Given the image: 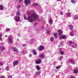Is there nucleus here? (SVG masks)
I'll list each match as a JSON object with an SVG mask.
<instances>
[{"mask_svg": "<svg viewBox=\"0 0 78 78\" xmlns=\"http://www.w3.org/2000/svg\"><path fill=\"white\" fill-rule=\"evenodd\" d=\"M5 37H8V35H5Z\"/></svg>", "mask_w": 78, "mask_h": 78, "instance_id": "obj_48", "label": "nucleus"}, {"mask_svg": "<svg viewBox=\"0 0 78 78\" xmlns=\"http://www.w3.org/2000/svg\"><path fill=\"white\" fill-rule=\"evenodd\" d=\"M22 46H23V47H25V44H23L22 45Z\"/></svg>", "mask_w": 78, "mask_h": 78, "instance_id": "obj_41", "label": "nucleus"}, {"mask_svg": "<svg viewBox=\"0 0 78 78\" xmlns=\"http://www.w3.org/2000/svg\"><path fill=\"white\" fill-rule=\"evenodd\" d=\"M58 32L59 35H61L62 34V30L61 29L58 30Z\"/></svg>", "mask_w": 78, "mask_h": 78, "instance_id": "obj_9", "label": "nucleus"}, {"mask_svg": "<svg viewBox=\"0 0 78 78\" xmlns=\"http://www.w3.org/2000/svg\"><path fill=\"white\" fill-rule=\"evenodd\" d=\"M62 0H58V2H60V1H61Z\"/></svg>", "mask_w": 78, "mask_h": 78, "instance_id": "obj_49", "label": "nucleus"}, {"mask_svg": "<svg viewBox=\"0 0 78 78\" xmlns=\"http://www.w3.org/2000/svg\"><path fill=\"white\" fill-rule=\"evenodd\" d=\"M19 63V62L18 60H15L14 61L13 63V66H16Z\"/></svg>", "mask_w": 78, "mask_h": 78, "instance_id": "obj_4", "label": "nucleus"}, {"mask_svg": "<svg viewBox=\"0 0 78 78\" xmlns=\"http://www.w3.org/2000/svg\"><path fill=\"white\" fill-rule=\"evenodd\" d=\"M36 67L37 70H40V67L38 66H36Z\"/></svg>", "mask_w": 78, "mask_h": 78, "instance_id": "obj_17", "label": "nucleus"}, {"mask_svg": "<svg viewBox=\"0 0 78 78\" xmlns=\"http://www.w3.org/2000/svg\"><path fill=\"white\" fill-rule=\"evenodd\" d=\"M41 62H42V60L41 59H38L37 60H36L35 61V62L36 64H41Z\"/></svg>", "mask_w": 78, "mask_h": 78, "instance_id": "obj_5", "label": "nucleus"}, {"mask_svg": "<svg viewBox=\"0 0 78 78\" xmlns=\"http://www.w3.org/2000/svg\"><path fill=\"white\" fill-rule=\"evenodd\" d=\"M24 3L25 4L27 5L30 3V0H25Z\"/></svg>", "mask_w": 78, "mask_h": 78, "instance_id": "obj_8", "label": "nucleus"}, {"mask_svg": "<svg viewBox=\"0 0 78 78\" xmlns=\"http://www.w3.org/2000/svg\"><path fill=\"white\" fill-rule=\"evenodd\" d=\"M29 56L30 57H31V56H32V55H31V54H30L29 55Z\"/></svg>", "mask_w": 78, "mask_h": 78, "instance_id": "obj_45", "label": "nucleus"}, {"mask_svg": "<svg viewBox=\"0 0 78 78\" xmlns=\"http://www.w3.org/2000/svg\"><path fill=\"white\" fill-rule=\"evenodd\" d=\"M10 31V29L9 28H7L5 30L6 32H8V31Z\"/></svg>", "mask_w": 78, "mask_h": 78, "instance_id": "obj_24", "label": "nucleus"}, {"mask_svg": "<svg viewBox=\"0 0 78 78\" xmlns=\"http://www.w3.org/2000/svg\"><path fill=\"white\" fill-rule=\"evenodd\" d=\"M54 36V37H55V38H57V33H55L53 34Z\"/></svg>", "mask_w": 78, "mask_h": 78, "instance_id": "obj_20", "label": "nucleus"}, {"mask_svg": "<svg viewBox=\"0 0 78 78\" xmlns=\"http://www.w3.org/2000/svg\"><path fill=\"white\" fill-rule=\"evenodd\" d=\"M41 73V72L40 71H38L36 72V75H39Z\"/></svg>", "mask_w": 78, "mask_h": 78, "instance_id": "obj_26", "label": "nucleus"}, {"mask_svg": "<svg viewBox=\"0 0 78 78\" xmlns=\"http://www.w3.org/2000/svg\"><path fill=\"white\" fill-rule=\"evenodd\" d=\"M4 8V7L2 5H0V10H3Z\"/></svg>", "mask_w": 78, "mask_h": 78, "instance_id": "obj_15", "label": "nucleus"}, {"mask_svg": "<svg viewBox=\"0 0 78 78\" xmlns=\"http://www.w3.org/2000/svg\"><path fill=\"white\" fill-rule=\"evenodd\" d=\"M61 48H60V49L59 50V51H61Z\"/></svg>", "mask_w": 78, "mask_h": 78, "instance_id": "obj_51", "label": "nucleus"}, {"mask_svg": "<svg viewBox=\"0 0 78 78\" xmlns=\"http://www.w3.org/2000/svg\"><path fill=\"white\" fill-rule=\"evenodd\" d=\"M60 14L61 15H62V14H63V12H60Z\"/></svg>", "mask_w": 78, "mask_h": 78, "instance_id": "obj_40", "label": "nucleus"}, {"mask_svg": "<svg viewBox=\"0 0 78 78\" xmlns=\"http://www.w3.org/2000/svg\"><path fill=\"white\" fill-rule=\"evenodd\" d=\"M50 31L49 30H48L47 31V33L48 34H49L50 33Z\"/></svg>", "mask_w": 78, "mask_h": 78, "instance_id": "obj_35", "label": "nucleus"}, {"mask_svg": "<svg viewBox=\"0 0 78 78\" xmlns=\"http://www.w3.org/2000/svg\"><path fill=\"white\" fill-rule=\"evenodd\" d=\"M12 49H13V51H16L17 53H19V51H18V50L16 48L14 47H12Z\"/></svg>", "mask_w": 78, "mask_h": 78, "instance_id": "obj_6", "label": "nucleus"}, {"mask_svg": "<svg viewBox=\"0 0 78 78\" xmlns=\"http://www.w3.org/2000/svg\"><path fill=\"white\" fill-rule=\"evenodd\" d=\"M70 36H73V33L72 32H71L70 33Z\"/></svg>", "mask_w": 78, "mask_h": 78, "instance_id": "obj_28", "label": "nucleus"}, {"mask_svg": "<svg viewBox=\"0 0 78 78\" xmlns=\"http://www.w3.org/2000/svg\"><path fill=\"white\" fill-rule=\"evenodd\" d=\"M71 2L72 3H75V1L74 0H71Z\"/></svg>", "mask_w": 78, "mask_h": 78, "instance_id": "obj_31", "label": "nucleus"}, {"mask_svg": "<svg viewBox=\"0 0 78 78\" xmlns=\"http://www.w3.org/2000/svg\"><path fill=\"white\" fill-rule=\"evenodd\" d=\"M12 76H8L9 78H12Z\"/></svg>", "mask_w": 78, "mask_h": 78, "instance_id": "obj_38", "label": "nucleus"}, {"mask_svg": "<svg viewBox=\"0 0 78 78\" xmlns=\"http://www.w3.org/2000/svg\"><path fill=\"white\" fill-rule=\"evenodd\" d=\"M74 17L76 19H78V15H76L74 16Z\"/></svg>", "mask_w": 78, "mask_h": 78, "instance_id": "obj_22", "label": "nucleus"}, {"mask_svg": "<svg viewBox=\"0 0 78 78\" xmlns=\"http://www.w3.org/2000/svg\"><path fill=\"white\" fill-rule=\"evenodd\" d=\"M6 70H9V67L7 66L6 67Z\"/></svg>", "mask_w": 78, "mask_h": 78, "instance_id": "obj_34", "label": "nucleus"}, {"mask_svg": "<svg viewBox=\"0 0 78 78\" xmlns=\"http://www.w3.org/2000/svg\"><path fill=\"white\" fill-rule=\"evenodd\" d=\"M60 53L61 54V55H64V52L62 51H60Z\"/></svg>", "mask_w": 78, "mask_h": 78, "instance_id": "obj_30", "label": "nucleus"}, {"mask_svg": "<svg viewBox=\"0 0 78 78\" xmlns=\"http://www.w3.org/2000/svg\"><path fill=\"white\" fill-rule=\"evenodd\" d=\"M78 73V70L77 69H75L74 70V73L76 74Z\"/></svg>", "mask_w": 78, "mask_h": 78, "instance_id": "obj_18", "label": "nucleus"}, {"mask_svg": "<svg viewBox=\"0 0 78 78\" xmlns=\"http://www.w3.org/2000/svg\"><path fill=\"white\" fill-rule=\"evenodd\" d=\"M39 58H41V59H44V55L42 54H40L39 55Z\"/></svg>", "mask_w": 78, "mask_h": 78, "instance_id": "obj_10", "label": "nucleus"}, {"mask_svg": "<svg viewBox=\"0 0 78 78\" xmlns=\"http://www.w3.org/2000/svg\"><path fill=\"white\" fill-rule=\"evenodd\" d=\"M60 68H61V66H57L56 67V69H60Z\"/></svg>", "mask_w": 78, "mask_h": 78, "instance_id": "obj_29", "label": "nucleus"}, {"mask_svg": "<svg viewBox=\"0 0 78 78\" xmlns=\"http://www.w3.org/2000/svg\"><path fill=\"white\" fill-rule=\"evenodd\" d=\"M71 15V14H70V13L69 12L68 13V16L69 17V16H70Z\"/></svg>", "mask_w": 78, "mask_h": 78, "instance_id": "obj_33", "label": "nucleus"}, {"mask_svg": "<svg viewBox=\"0 0 78 78\" xmlns=\"http://www.w3.org/2000/svg\"><path fill=\"white\" fill-rule=\"evenodd\" d=\"M14 20L16 22H19V21H20V16H15L14 18Z\"/></svg>", "mask_w": 78, "mask_h": 78, "instance_id": "obj_3", "label": "nucleus"}, {"mask_svg": "<svg viewBox=\"0 0 78 78\" xmlns=\"http://www.w3.org/2000/svg\"><path fill=\"white\" fill-rule=\"evenodd\" d=\"M62 58H63V56H61L58 59V60L59 61H62Z\"/></svg>", "mask_w": 78, "mask_h": 78, "instance_id": "obj_21", "label": "nucleus"}, {"mask_svg": "<svg viewBox=\"0 0 78 78\" xmlns=\"http://www.w3.org/2000/svg\"><path fill=\"white\" fill-rule=\"evenodd\" d=\"M30 16H29L28 18L26 17L25 15H24L25 20H27L28 21L30 22H34V20H37L39 19L38 16L35 13L30 14Z\"/></svg>", "mask_w": 78, "mask_h": 78, "instance_id": "obj_1", "label": "nucleus"}, {"mask_svg": "<svg viewBox=\"0 0 78 78\" xmlns=\"http://www.w3.org/2000/svg\"><path fill=\"white\" fill-rule=\"evenodd\" d=\"M2 36V33H0V37H1Z\"/></svg>", "mask_w": 78, "mask_h": 78, "instance_id": "obj_39", "label": "nucleus"}, {"mask_svg": "<svg viewBox=\"0 0 78 78\" xmlns=\"http://www.w3.org/2000/svg\"><path fill=\"white\" fill-rule=\"evenodd\" d=\"M17 35L18 36H21V35H20V34H18Z\"/></svg>", "mask_w": 78, "mask_h": 78, "instance_id": "obj_42", "label": "nucleus"}, {"mask_svg": "<svg viewBox=\"0 0 78 78\" xmlns=\"http://www.w3.org/2000/svg\"><path fill=\"white\" fill-rule=\"evenodd\" d=\"M51 41H53L54 40V37H51L50 38Z\"/></svg>", "mask_w": 78, "mask_h": 78, "instance_id": "obj_23", "label": "nucleus"}, {"mask_svg": "<svg viewBox=\"0 0 78 78\" xmlns=\"http://www.w3.org/2000/svg\"><path fill=\"white\" fill-rule=\"evenodd\" d=\"M69 28L70 30H72L73 28V27L72 25H70L69 27Z\"/></svg>", "mask_w": 78, "mask_h": 78, "instance_id": "obj_13", "label": "nucleus"}, {"mask_svg": "<svg viewBox=\"0 0 78 78\" xmlns=\"http://www.w3.org/2000/svg\"><path fill=\"white\" fill-rule=\"evenodd\" d=\"M5 49V47L3 46H2L1 47L0 50L1 51H3V50H4Z\"/></svg>", "mask_w": 78, "mask_h": 78, "instance_id": "obj_16", "label": "nucleus"}, {"mask_svg": "<svg viewBox=\"0 0 78 78\" xmlns=\"http://www.w3.org/2000/svg\"><path fill=\"white\" fill-rule=\"evenodd\" d=\"M32 52L33 54L34 55H37V52H36V51H35V50L34 49H33Z\"/></svg>", "mask_w": 78, "mask_h": 78, "instance_id": "obj_12", "label": "nucleus"}, {"mask_svg": "<svg viewBox=\"0 0 78 78\" xmlns=\"http://www.w3.org/2000/svg\"><path fill=\"white\" fill-rule=\"evenodd\" d=\"M38 5H39L38 4H37V3H35L33 5L35 6H38Z\"/></svg>", "mask_w": 78, "mask_h": 78, "instance_id": "obj_27", "label": "nucleus"}, {"mask_svg": "<svg viewBox=\"0 0 78 78\" xmlns=\"http://www.w3.org/2000/svg\"><path fill=\"white\" fill-rule=\"evenodd\" d=\"M61 37L62 39H66V36L65 35H62L61 37H59L60 39H61Z\"/></svg>", "mask_w": 78, "mask_h": 78, "instance_id": "obj_11", "label": "nucleus"}, {"mask_svg": "<svg viewBox=\"0 0 78 78\" xmlns=\"http://www.w3.org/2000/svg\"><path fill=\"white\" fill-rule=\"evenodd\" d=\"M1 54H2V52H0V55H1Z\"/></svg>", "mask_w": 78, "mask_h": 78, "instance_id": "obj_52", "label": "nucleus"}, {"mask_svg": "<svg viewBox=\"0 0 78 78\" xmlns=\"http://www.w3.org/2000/svg\"><path fill=\"white\" fill-rule=\"evenodd\" d=\"M20 12L18 11L16 12L17 16H20Z\"/></svg>", "mask_w": 78, "mask_h": 78, "instance_id": "obj_25", "label": "nucleus"}, {"mask_svg": "<svg viewBox=\"0 0 78 78\" xmlns=\"http://www.w3.org/2000/svg\"><path fill=\"white\" fill-rule=\"evenodd\" d=\"M69 62L70 63H72L73 64H75V62L72 60H69Z\"/></svg>", "mask_w": 78, "mask_h": 78, "instance_id": "obj_14", "label": "nucleus"}, {"mask_svg": "<svg viewBox=\"0 0 78 78\" xmlns=\"http://www.w3.org/2000/svg\"><path fill=\"white\" fill-rule=\"evenodd\" d=\"M49 23L50 24H52L53 23V20L51 19H50L49 20Z\"/></svg>", "mask_w": 78, "mask_h": 78, "instance_id": "obj_19", "label": "nucleus"}, {"mask_svg": "<svg viewBox=\"0 0 78 78\" xmlns=\"http://www.w3.org/2000/svg\"><path fill=\"white\" fill-rule=\"evenodd\" d=\"M3 63L2 62H0V65L3 66Z\"/></svg>", "mask_w": 78, "mask_h": 78, "instance_id": "obj_32", "label": "nucleus"}, {"mask_svg": "<svg viewBox=\"0 0 78 78\" xmlns=\"http://www.w3.org/2000/svg\"><path fill=\"white\" fill-rule=\"evenodd\" d=\"M76 46H77V44H75V47H76Z\"/></svg>", "mask_w": 78, "mask_h": 78, "instance_id": "obj_47", "label": "nucleus"}, {"mask_svg": "<svg viewBox=\"0 0 78 78\" xmlns=\"http://www.w3.org/2000/svg\"><path fill=\"white\" fill-rule=\"evenodd\" d=\"M8 42L9 43H11L13 42V39L12 38V36H9L8 37Z\"/></svg>", "mask_w": 78, "mask_h": 78, "instance_id": "obj_2", "label": "nucleus"}, {"mask_svg": "<svg viewBox=\"0 0 78 78\" xmlns=\"http://www.w3.org/2000/svg\"><path fill=\"white\" fill-rule=\"evenodd\" d=\"M0 41H2V37H0Z\"/></svg>", "mask_w": 78, "mask_h": 78, "instance_id": "obj_50", "label": "nucleus"}, {"mask_svg": "<svg viewBox=\"0 0 78 78\" xmlns=\"http://www.w3.org/2000/svg\"><path fill=\"white\" fill-rule=\"evenodd\" d=\"M2 70V69H1V68H0V70Z\"/></svg>", "mask_w": 78, "mask_h": 78, "instance_id": "obj_53", "label": "nucleus"}, {"mask_svg": "<svg viewBox=\"0 0 78 78\" xmlns=\"http://www.w3.org/2000/svg\"><path fill=\"white\" fill-rule=\"evenodd\" d=\"M22 0H20L19 1V2H22Z\"/></svg>", "mask_w": 78, "mask_h": 78, "instance_id": "obj_46", "label": "nucleus"}, {"mask_svg": "<svg viewBox=\"0 0 78 78\" xmlns=\"http://www.w3.org/2000/svg\"><path fill=\"white\" fill-rule=\"evenodd\" d=\"M72 48H76V46H75L74 45L72 46Z\"/></svg>", "mask_w": 78, "mask_h": 78, "instance_id": "obj_37", "label": "nucleus"}, {"mask_svg": "<svg viewBox=\"0 0 78 78\" xmlns=\"http://www.w3.org/2000/svg\"><path fill=\"white\" fill-rule=\"evenodd\" d=\"M38 48L40 51H42V50H44V46L41 45Z\"/></svg>", "mask_w": 78, "mask_h": 78, "instance_id": "obj_7", "label": "nucleus"}, {"mask_svg": "<svg viewBox=\"0 0 78 78\" xmlns=\"http://www.w3.org/2000/svg\"><path fill=\"white\" fill-rule=\"evenodd\" d=\"M1 78H5V76H2Z\"/></svg>", "mask_w": 78, "mask_h": 78, "instance_id": "obj_44", "label": "nucleus"}, {"mask_svg": "<svg viewBox=\"0 0 78 78\" xmlns=\"http://www.w3.org/2000/svg\"><path fill=\"white\" fill-rule=\"evenodd\" d=\"M69 43L70 44H73V43L72 41H69Z\"/></svg>", "mask_w": 78, "mask_h": 78, "instance_id": "obj_36", "label": "nucleus"}, {"mask_svg": "<svg viewBox=\"0 0 78 78\" xmlns=\"http://www.w3.org/2000/svg\"><path fill=\"white\" fill-rule=\"evenodd\" d=\"M21 7V5H19L18 6V8H20Z\"/></svg>", "mask_w": 78, "mask_h": 78, "instance_id": "obj_43", "label": "nucleus"}]
</instances>
